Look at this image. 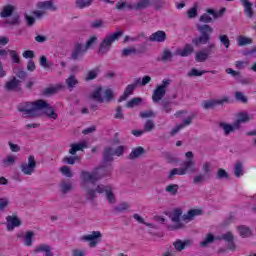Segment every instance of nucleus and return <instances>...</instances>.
Masks as SVG:
<instances>
[{
	"instance_id": "obj_25",
	"label": "nucleus",
	"mask_w": 256,
	"mask_h": 256,
	"mask_svg": "<svg viewBox=\"0 0 256 256\" xmlns=\"http://www.w3.org/2000/svg\"><path fill=\"white\" fill-rule=\"evenodd\" d=\"M20 237L21 239H23L24 245H26V247H31V245H33V238L35 237V232L27 231L25 235H21Z\"/></svg>"
},
{
	"instance_id": "obj_2",
	"label": "nucleus",
	"mask_w": 256,
	"mask_h": 256,
	"mask_svg": "<svg viewBox=\"0 0 256 256\" xmlns=\"http://www.w3.org/2000/svg\"><path fill=\"white\" fill-rule=\"evenodd\" d=\"M226 241L227 243V249L230 251H236L237 245L235 244V236L233 235V232L228 231L225 234H222L221 236L215 237L213 233H208L204 239V241L200 242V247H209L211 243H214V241Z\"/></svg>"
},
{
	"instance_id": "obj_63",
	"label": "nucleus",
	"mask_w": 256,
	"mask_h": 256,
	"mask_svg": "<svg viewBox=\"0 0 256 256\" xmlns=\"http://www.w3.org/2000/svg\"><path fill=\"white\" fill-rule=\"evenodd\" d=\"M113 153L116 155V157H121L125 153V146H118L115 150H113Z\"/></svg>"
},
{
	"instance_id": "obj_21",
	"label": "nucleus",
	"mask_w": 256,
	"mask_h": 256,
	"mask_svg": "<svg viewBox=\"0 0 256 256\" xmlns=\"http://www.w3.org/2000/svg\"><path fill=\"white\" fill-rule=\"evenodd\" d=\"M103 93V87H97L94 92L90 95V99L97 101V103H105V98L101 95Z\"/></svg>"
},
{
	"instance_id": "obj_43",
	"label": "nucleus",
	"mask_w": 256,
	"mask_h": 256,
	"mask_svg": "<svg viewBox=\"0 0 256 256\" xmlns=\"http://www.w3.org/2000/svg\"><path fill=\"white\" fill-rule=\"evenodd\" d=\"M129 209V204L127 202H123L118 206L113 208V213H123V211H127Z\"/></svg>"
},
{
	"instance_id": "obj_35",
	"label": "nucleus",
	"mask_w": 256,
	"mask_h": 256,
	"mask_svg": "<svg viewBox=\"0 0 256 256\" xmlns=\"http://www.w3.org/2000/svg\"><path fill=\"white\" fill-rule=\"evenodd\" d=\"M219 127H221V129L224 130L225 135H230L231 133H233V131H235V129H237L235 128V123L231 125L224 122H220Z\"/></svg>"
},
{
	"instance_id": "obj_6",
	"label": "nucleus",
	"mask_w": 256,
	"mask_h": 256,
	"mask_svg": "<svg viewBox=\"0 0 256 256\" xmlns=\"http://www.w3.org/2000/svg\"><path fill=\"white\" fill-rule=\"evenodd\" d=\"M182 215H183V210H181V208H176L173 210L171 214H169V219H171L173 223H176L175 225L168 227L170 231H177L179 229L185 228V224H183L181 221Z\"/></svg>"
},
{
	"instance_id": "obj_7",
	"label": "nucleus",
	"mask_w": 256,
	"mask_h": 256,
	"mask_svg": "<svg viewBox=\"0 0 256 256\" xmlns=\"http://www.w3.org/2000/svg\"><path fill=\"white\" fill-rule=\"evenodd\" d=\"M82 183H91L92 185H95L97 183V181H99L101 179V177H99V173L98 172H87V171H82L80 174Z\"/></svg>"
},
{
	"instance_id": "obj_20",
	"label": "nucleus",
	"mask_w": 256,
	"mask_h": 256,
	"mask_svg": "<svg viewBox=\"0 0 256 256\" xmlns=\"http://www.w3.org/2000/svg\"><path fill=\"white\" fill-rule=\"evenodd\" d=\"M145 154V148L138 146L134 149H132V152L128 155V159L130 161H135V159H139L141 155Z\"/></svg>"
},
{
	"instance_id": "obj_49",
	"label": "nucleus",
	"mask_w": 256,
	"mask_h": 256,
	"mask_svg": "<svg viewBox=\"0 0 256 256\" xmlns=\"http://www.w3.org/2000/svg\"><path fill=\"white\" fill-rule=\"evenodd\" d=\"M166 192L171 195H177L179 193V186L177 184H170L166 187Z\"/></svg>"
},
{
	"instance_id": "obj_1",
	"label": "nucleus",
	"mask_w": 256,
	"mask_h": 256,
	"mask_svg": "<svg viewBox=\"0 0 256 256\" xmlns=\"http://www.w3.org/2000/svg\"><path fill=\"white\" fill-rule=\"evenodd\" d=\"M44 107H47V101L39 99L34 102H21L17 106V111L22 113L24 119H35L40 117L39 111H43Z\"/></svg>"
},
{
	"instance_id": "obj_10",
	"label": "nucleus",
	"mask_w": 256,
	"mask_h": 256,
	"mask_svg": "<svg viewBox=\"0 0 256 256\" xmlns=\"http://www.w3.org/2000/svg\"><path fill=\"white\" fill-rule=\"evenodd\" d=\"M86 51L87 50L84 48L83 44L76 43L74 49L71 52L70 59H72V61H78V59L85 55Z\"/></svg>"
},
{
	"instance_id": "obj_52",
	"label": "nucleus",
	"mask_w": 256,
	"mask_h": 256,
	"mask_svg": "<svg viewBox=\"0 0 256 256\" xmlns=\"http://www.w3.org/2000/svg\"><path fill=\"white\" fill-rule=\"evenodd\" d=\"M95 43H97V36H91L90 39H88L85 43V50L89 51V49H91Z\"/></svg>"
},
{
	"instance_id": "obj_33",
	"label": "nucleus",
	"mask_w": 256,
	"mask_h": 256,
	"mask_svg": "<svg viewBox=\"0 0 256 256\" xmlns=\"http://www.w3.org/2000/svg\"><path fill=\"white\" fill-rule=\"evenodd\" d=\"M149 5H151V0H140L133 6V9L136 11H143V9H147Z\"/></svg>"
},
{
	"instance_id": "obj_8",
	"label": "nucleus",
	"mask_w": 256,
	"mask_h": 256,
	"mask_svg": "<svg viewBox=\"0 0 256 256\" xmlns=\"http://www.w3.org/2000/svg\"><path fill=\"white\" fill-rule=\"evenodd\" d=\"M37 167V161H35V156L31 155L28 158V164L22 163L21 164V171L24 175H31L35 168Z\"/></svg>"
},
{
	"instance_id": "obj_44",
	"label": "nucleus",
	"mask_w": 256,
	"mask_h": 256,
	"mask_svg": "<svg viewBox=\"0 0 256 256\" xmlns=\"http://www.w3.org/2000/svg\"><path fill=\"white\" fill-rule=\"evenodd\" d=\"M253 43V39L245 37V36H239L238 38V45L239 47H245V45H251Z\"/></svg>"
},
{
	"instance_id": "obj_5",
	"label": "nucleus",
	"mask_w": 256,
	"mask_h": 256,
	"mask_svg": "<svg viewBox=\"0 0 256 256\" xmlns=\"http://www.w3.org/2000/svg\"><path fill=\"white\" fill-rule=\"evenodd\" d=\"M120 37H123V31H117L112 33L110 36H106L99 45L98 55H107L111 51L113 42L118 41Z\"/></svg>"
},
{
	"instance_id": "obj_37",
	"label": "nucleus",
	"mask_w": 256,
	"mask_h": 256,
	"mask_svg": "<svg viewBox=\"0 0 256 256\" xmlns=\"http://www.w3.org/2000/svg\"><path fill=\"white\" fill-rule=\"evenodd\" d=\"M99 67L94 68L93 70L88 71L85 81H93V79H97L99 73H100Z\"/></svg>"
},
{
	"instance_id": "obj_11",
	"label": "nucleus",
	"mask_w": 256,
	"mask_h": 256,
	"mask_svg": "<svg viewBox=\"0 0 256 256\" xmlns=\"http://www.w3.org/2000/svg\"><path fill=\"white\" fill-rule=\"evenodd\" d=\"M113 172V166L111 164H103L96 168L95 173H98V177L103 179V177H109Z\"/></svg>"
},
{
	"instance_id": "obj_61",
	"label": "nucleus",
	"mask_w": 256,
	"mask_h": 256,
	"mask_svg": "<svg viewBox=\"0 0 256 256\" xmlns=\"http://www.w3.org/2000/svg\"><path fill=\"white\" fill-rule=\"evenodd\" d=\"M162 111L165 113H171V111H173L171 108V101H162Z\"/></svg>"
},
{
	"instance_id": "obj_45",
	"label": "nucleus",
	"mask_w": 256,
	"mask_h": 256,
	"mask_svg": "<svg viewBox=\"0 0 256 256\" xmlns=\"http://www.w3.org/2000/svg\"><path fill=\"white\" fill-rule=\"evenodd\" d=\"M244 171H243V164L241 162H236L234 166V175L235 177H242Z\"/></svg>"
},
{
	"instance_id": "obj_31",
	"label": "nucleus",
	"mask_w": 256,
	"mask_h": 256,
	"mask_svg": "<svg viewBox=\"0 0 256 256\" xmlns=\"http://www.w3.org/2000/svg\"><path fill=\"white\" fill-rule=\"evenodd\" d=\"M141 83V78H137L133 84L126 86L124 93L129 97V95H133L135 89H137V85Z\"/></svg>"
},
{
	"instance_id": "obj_4",
	"label": "nucleus",
	"mask_w": 256,
	"mask_h": 256,
	"mask_svg": "<svg viewBox=\"0 0 256 256\" xmlns=\"http://www.w3.org/2000/svg\"><path fill=\"white\" fill-rule=\"evenodd\" d=\"M197 30L200 32V36L192 39V45L199 47V45H207L211 41V33L213 28L208 24L198 26Z\"/></svg>"
},
{
	"instance_id": "obj_60",
	"label": "nucleus",
	"mask_w": 256,
	"mask_h": 256,
	"mask_svg": "<svg viewBox=\"0 0 256 256\" xmlns=\"http://www.w3.org/2000/svg\"><path fill=\"white\" fill-rule=\"evenodd\" d=\"M137 54V48H125L122 51V57H129V55Z\"/></svg>"
},
{
	"instance_id": "obj_3",
	"label": "nucleus",
	"mask_w": 256,
	"mask_h": 256,
	"mask_svg": "<svg viewBox=\"0 0 256 256\" xmlns=\"http://www.w3.org/2000/svg\"><path fill=\"white\" fill-rule=\"evenodd\" d=\"M187 161L183 162L182 168H173L167 179L172 181L175 175H187V173H195V161H193V152L188 151L186 152Z\"/></svg>"
},
{
	"instance_id": "obj_59",
	"label": "nucleus",
	"mask_w": 256,
	"mask_h": 256,
	"mask_svg": "<svg viewBox=\"0 0 256 256\" xmlns=\"http://www.w3.org/2000/svg\"><path fill=\"white\" fill-rule=\"evenodd\" d=\"M61 187H62V193L65 195L73 189V184H71L70 182H62Z\"/></svg>"
},
{
	"instance_id": "obj_26",
	"label": "nucleus",
	"mask_w": 256,
	"mask_h": 256,
	"mask_svg": "<svg viewBox=\"0 0 256 256\" xmlns=\"http://www.w3.org/2000/svg\"><path fill=\"white\" fill-rule=\"evenodd\" d=\"M14 11H15V6L8 4L3 7V9L0 13V17L7 19V17H11V15H13Z\"/></svg>"
},
{
	"instance_id": "obj_32",
	"label": "nucleus",
	"mask_w": 256,
	"mask_h": 256,
	"mask_svg": "<svg viewBox=\"0 0 256 256\" xmlns=\"http://www.w3.org/2000/svg\"><path fill=\"white\" fill-rule=\"evenodd\" d=\"M225 11H227V8H221L218 12L213 8H208L206 13H208V15H212L214 19H219V17H223V15H225Z\"/></svg>"
},
{
	"instance_id": "obj_41",
	"label": "nucleus",
	"mask_w": 256,
	"mask_h": 256,
	"mask_svg": "<svg viewBox=\"0 0 256 256\" xmlns=\"http://www.w3.org/2000/svg\"><path fill=\"white\" fill-rule=\"evenodd\" d=\"M7 25H21V16L19 14L15 13L12 15V18L10 20L6 21Z\"/></svg>"
},
{
	"instance_id": "obj_18",
	"label": "nucleus",
	"mask_w": 256,
	"mask_h": 256,
	"mask_svg": "<svg viewBox=\"0 0 256 256\" xmlns=\"http://www.w3.org/2000/svg\"><path fill=\"white\" fill-rule=\"evenodd\" d=\"M165 93H167L166 89L157 86V88L153 92L152 101H154V103H158V101H161L165 97Z\"/></svg>"
},
{
	"instance_id": "obj_56",
	"label": "nucleus",
	"mask_w": 256,
	"mask_h": 256,
	"mask_svg": "<svg viewBox=\"0 0 256 256\" xmlns=\"http://www.w3.org/2000/svg\"><path fill=\"white\" fill-rule=\"evenodd\" d=\"M8 53H10V57L13 63H17V64L21 63V58L19 57V54H17V51L8 50Z\"/></svg>"
},
{
	"instance_id": "obj_39",
	"label": "nucleus",
	"mask_w": 256,
	"mask_h": 256,
	"mask_svg": "<svg viewBox=\"0 0 256 256\" xmlns=\"http://www.w3.org/2000/svg\"><path fill=\"white\" fill-rule=\"evenodd\" d=\"M141 103H143V98L135 97L126 103V107H128V109H133V107H137L141 105Z\"/></svg>"
},
{
	"instance_id": "obj_16",
	"label": "nucleus",
	"mask_w": 256,
	"mask_h": 256,
	"mask_svg": "<svg viewBox=\"0 0 256 256\" xmlns=\"http://www.w3.org/2000/svg\"><path fill=\"white\" fill-rule=\"evenodd\" d=\"M251 121V117H249V113L242 111L238 113V119L234 122L235 129H241L242 123H249Z\"/></svg>"
},
{
	"instance_id": "obj_19",
	"label": "nucleus",
	"mask_w": 256,
	"mask_h": 256,
	"mask_svg": "<svg viewBox=\"0 0 256 256\" xmlns=\"http://www.w3.org/2000/svg\"><path fill=\"white\" fill-rule=\"evenodd\" d=\"M240 237L243 239H247L249 237H253V231H251V228L246 225H240L237 227Z\"/></svg>"
},
{
	"instance_id": "obj_14",
	"label": "nucleus",
	"mask_w": 256,
	"mask_h": 256,
	"mask_svg": "<svg viewBox=\"0 0 256 256\" xmlns=\"http://www.w3.org/2000/svg\"><path fill=\"white\" fill-rule=\"evenodd\" d=\"M113 155H115V153L113 152V148L105 147L103 151V159H102L103 165H111V163H113V161L115 160L113 158Z\"/></svg>"
},
{
	"instance_id": "obj_22",
	"label": "nucleus",
	"mask_w": 256,
	"mask_h": 256,
	"mask_svg": "<svg viewBox=\"0 0 256 256\" xmlns=\"http://www.w3.org/2000/svg\"><path fill=\"white\" fill-rule=\"evenodd\" d=\"M61 89H63V85H57L56 87H47L44 88L41 95H43L44 97H50V95H55L59 93Z\"/></svg>"
},
{
	"instance_id": "obj_53",
	"label": "nucleus",
	"mask_w": 256,
	"mask_h": 256,
	"mask_svg": "<svg viewBox=\"0 0 256 256\" xmlns=\"http://www.w3.org/2000/svg\"><path fill=\"white\" fill-rule=\"evenodd\" d=\"M216 179H229V173L223 168H219L216 173Z\"/></svg>"
},
{
	"instance_id": "obj_17",
	"label": "nucleus",
	"mask_w": 256,
	"mask_h": 256,
	"mask_svg": "<svg viewBox=\"0 0 256 256\" xmlns=\"http://www.w3.org/2000/svg\"><path fill=\"white\" fill-rule=\"evenodd\" d=\"M6 221L8 231H13L15 227H21V220L17 216H7Z\"/></svg>"
},
{
	"instance_id": "obj_54",
	"label": "nucleus",
	"mask_w": 256,
	"mask_h": 256,
	"mask_svg": "<svg viewBox=\"0 0 256 256\" xmlns=\"http://www.w3.org/2000/svg\"><path fill=\"white\" fill-rule=\"evenodd\" d=\"M40 65L41 67H44V69H49L50 67H53V63L47 61V57L44 55L40 56Z\"/></svg>"
},
{
	"instance_id": "obj_42",
	"label": "nucleus",
	"mask_w": 256,
	"mask_h": 256,
	"mask_svg": "<svg viewBox=\"0 0 256 256\" xmlns=\"http://www.w3.org/2000/svg\"><path fill=\"white\" fill-rule=\"evenodd\" d=\"M66 85L68 86L69 89H74L76 85H79V80L75 78V75H71L66 79Z\"/></svg>"
},
{
	"instance_id": "obj_47",
	"label": "nucleus",
	"mask_w": 256,
	"mask_h": 256,
	"mask_svg": "<svg viewBox=\"0 0 256 256\" xmlns=\"http://www.w3.org/2000/svg\"><path fill=\"white\" fill-rule=\"evenodd\" d=\"M79 159V156H65L63 158V163H66V165H75Z\"/></svg>"
},
{
	"instance_id": "obj_46",
	"label": "nucleus",
	"mask_w": 256,
	"mask_h": 256,
	"mask_svg": "<svg viewBox=\"0 0 256 256\" xmlns=\"http://www.w3.org/2000/svg\"><path fill=\"white\" fill-rule=\"evenodd\" d=\"M10 203L11 202L9 201V198H0V213H5V210L7 209V207H9Z\"/></svg>"
},
{
	"instance_id": "obj_62",
	"label": "nucleus",
	"mask_w": 256,
	"mask_h": 256,
	"mask_svg": "<svg viewBox=\"0 0 256 256\" xmlns=\"http://www.w3.org/2000/svg\"><path fill=\"white\" fill-rule=\"evenodd\" d=\"M96 190L95 189H89L86 193V199L88 201H93V199H95V197H97V194H96Z\"/></svg>"
},
{
	"instance_id": "obj_58",
	"label": "nucleus",
	"mask_w": 256,
	"mask_h": 256,
	"mask_svg": "<svg viewBox=\"0 0 256 256\" xmlns=\"http://www.w3.org/2000/svg\"><path fill=\"white\" fill-rule=\"evenodd\" d=\"M60 171L62 173V175H64L65 177H73V172H71V168L69 166H62L60 168Z\"/></svg>"
},
{
	"instance_id": "obj_48",
	"label": "nucleus",
	"mask_w": 256,
	"mask_h": 256,
	"mask_svg": "<svg viewBox=\"0 0 256 256\" xmlns=\"http://www.w3.org/2000/svg\"><path fill=\"white\" fill-rule=\"evenodd\" d=\"M205 73H209L208 70L199 71L197 68H192L188 73L189 77H201V75H205Z\"/></svg>"
},
{
	"instance_id": "obj_29",
	"label": "nucleus",
	"mask_w": 256,
	"mask_h": 256,
	"mask_svg": "<svg viewBox=\"0 0 256 256\" xmlns=\"http://www.w3.org/2000/svg\"><path fill=\"white\" fill-rule=\"evenodd\" d=\"M176 251H183V249H185V247H189L191 245V240H185V241H182V240H176L174 243H173Z\"/></svg>"
},
{
	"instance_id": "obj_27",
	"label": "nucleus",
	"mask_w": 256,
	"mask_h": 256,
	"mask_svg": "<svg viewBox=\"0 0 256 256\" xmlns=\"http://www.w3.org/2000/svg\"><path fill=\"white\" fill-rule=\"evenodd\" d=\"M87 147V142H80L76 144H71V148L69 150L70 155H76L77 151H83Z\"/></svg>"
},
{
	"instance_id": "obj_34",
	"label": "nucleus",
	"mask_w": 256,
	"mask_h": 256,
	"mask_svg": "<svg viewBox=\"0 0 256 256\" xmlns=\"http://www.w3.org/2000/svg\"><path fill=\"white\" fill-rule=\"evenodd\" d=\"M43 109H46L44 113L47 115V117H49V119H57V117H59V115L55 112V108L49 105V103H47V107H44Z\"/></svg>"
},
{
	"instance_id": "obj_50",
	"label": "nucleus",
	"mask_w": 256,
	"mask_h": 256,
	"mask_svg": "<svg viewBox=\"0 0 256 256\" xmlns=\"http://www.w3.org/2000/svg\"><path fill=\"white\" fill-rule=\"evenodd\" d=\"M197 7H199V3L195 2L194 6L188 10L189 19H195L197 17Z\"/></svg>"
},
{
	"instance_id": "obj_55",
	"label": "nucleus",
	"mask_w": 256,
	"mask_h": 256,
	"mask_svg": "<svg viewBox=\"0 0 256 256\" xmlns=\"http://www.w3.org/2000/svg\"><path fill=\"white\" fill-rule=\"evenodd\" d=\"M207 179H209V178H207V176L205 174H198L194 177L193 183L195 185H199V183H203V182L207 181Z\"/></svg>"
},
{
	"instance_id": "obj_13",
	"label": "nucleus",
	"mask_w": 256,
	"mask_h": 256,
	"mask_svg": "<svg viewBox=\"0 0 256 256\" xmlns=\"http://www.w3.org/2000/svg\"><path fill=\"white\" fill-rule=\"evenodd\" d=\"M149 41L152 43H164V41H167V33L163 30H158L150 35Z\"/></svg>"
},
{
	"instance_id": "obj_24",
	"label": "nucleus",
	"mask_w": 256,
	"mask_h": 256,
	"mask_svg": "<svg viewBox=\"0 0 256 256\" xmlns=\"http://www.w3.org/2000/svg\"><path fill=\"white\" fill-rule=\"evenodd\" d=\"M242 5L244 7V13L251 19L254 15L253 13V3L249 2V0H242Z\"/></svg>"
},
{
	"instance_id": "obj_40",
	"label": "nucleus",
	"mask_w": 256,
	"mask_h": 256,
	"mask_svg": "<svg viewBox=\"0 0 256 256\" xmlns=\"http://www.w3.org/2000/svg\"><path fill=\"white\" fill-rule=\"evenodd\" d=\"M93 1L95 0H76V7H78V9H85V7H91V5H93Z\"/></svg>"
},
{
	"instance_id": "obj_9",
	"label": "nucleus",
	"mask_w": 256,
	"mask_h": 256,
	"mask_svg": "<svg viewBox=\"0 0 256 256\" xmlns=\"http://www.w3.org/2000/svg\"><path fill=\"white\" fill-rule=\"evenodd\" d=\"M101 237H103V235L100 231H93L92 234L82 236V241H89V247H97Z\"/></svg>"
},
{
	"instance_id": "obj_51",
	"label": "nucleus",
	"mask_w": 256,
	"mask_h": 256,
	"mask_svg": "<svg viewBox=\"0 0 256 256\" xmlns=\"http://www.w3.org/2000/svg\"><path fill=\"white\" fill-rule=\"evenodd\" d=\"M202 171L207 179H211V164L209 162L203 164Z\"/></svg>"
},
{
	"instance_id": "obj_36",
	"label": "nucleus",
	"mask_w": 256,
	"mask_h": 256,
	"mask_svg": "<svg viewBox=\"0 0 256 256\" xmlns=\"http://www.w3.org/2000/svg\"><path fill=\"white\" fill-rule=\"evenodd\" d=\"M116 9H118V11H125V10H133V5L129 4L123 0H120L119 2L116 3Z\"/></svg>"
},
{
	"instance_id": "obj_38",
	"label": "nucleus",
	"mask_w": 256,
	"mask_h": 256,
	"mask_svg": "<svg viewBox=\"0 0 256 256\" xmlns=\"http://www.w3.org/2000/svg\"><path fill=\"white\" fill-rule=\"evenodd\" d=\"M207 59H209V56L203 50L196 52L195 61L197 63H205V61H207Z\"/></svg>"
},
{
	"instance_id": "obj_23",
	"label": "nucleus",
	"mask_w": 256,
	"mask_h": 256,
	"mask_svg": "<svg viewBox=\"0 0 256 256\" xmlns=\"http://www.w3.org/2000/svg\"><path fill=\"white\" fill-rule=\"evenodd\" d=\"M196 215H203L202 209H191L187 212V214H184L182 216L183 221H193V217H196Z\"/></svg>"
},
{
	"instance_id": "obj_30",
	"label": "nucleus",
	"mask_w": 256,
	"mask_h": 256,
	"mask_svg": "<svg viewBox=\"0 0 256 256\" xmlns=\"http://www.w3.org/2000/svg\"><path fill=\"white\" fill-rule=\"evenodd\" d=\"M195 51V48H193V45L186 44L182 50L178 52V55L180 57H189L193 52Z\"/></svg>"
},
{
	"instance_id": "obj_57",
	"label": "nucleus",
	"mask_w": 256,
	"mask_h": 256,
	"mask_svg": "<svg viewBox=\"0 0 256 256\" xmlns=\"http://www.w3.org/2000/svg\"><path fill=\"white\" fill-rule=\"evenodd\" d=\"M3 165L5 167H11V165H13L15 163V157H13V155H8L3 161H2Z\"/></svg>"
},
{
	"instance_id": "obj_12",
	"label": "nucleus",
	"mask_w": 256,
	"mask_h": 256,
	"mask_svg": "<svg viewBox=\"0 0 256 256\" xmlns=\"http://www.w3.org/2000/svg\"><path fill=\"white\" fill-rule=\"evenodd\" d=\"M4 89L7 91H18L21 93V91H23V88H21V80L14 77L10 81L6 82Z\"/></svg>"
},
{
	"instance_id": "obj_64",
	"label": "nucleus",
	"mask_w": 256,
	"mask_h": 256,
	"mask_svg": "<svg viewBox=\"0 0 256 256\" xmlns=\"http://www.w3.org/2000/svg\"><path fill=\"white\" fill-rule=\"evenodd\" d=\"M140 117L142 119H147L149 117H155V112H153V110H148V111L140 112Z\"/></svg>"
},
{
	"instance_id": "obj_28",
	"label": "nucleus",
	"mask_w": 256,
	"mask_h": 256,
	"mask_svg": "<svg viewBox=\"0 0 256 256\" xmlns=\"http://www.w3.org/2000/svg\"><path fill=\"white\" fill-rule=\"evenodd\" d=\"M54 0H47L44 2H38L37 7L38 9H51L52 11H57V8L53 4Z\"/></svg>"
},
{
	"instance_id": "obj_15",
	"label": "nucleus",
	"mask_w": 256,
	"mask_h": 256,
	"mask_svg": "<svg viewBox=\"0 0 256 256\" xmlns=\"http://www.w3.org/2000/svg\"><path fill=\"white\" fill-rule=\"evenodd\" d=\"M224 103H229V98L224 97L221 100H207L204 102V109H215L217 105H223Z\"/></svg>"
}]
</instances>
